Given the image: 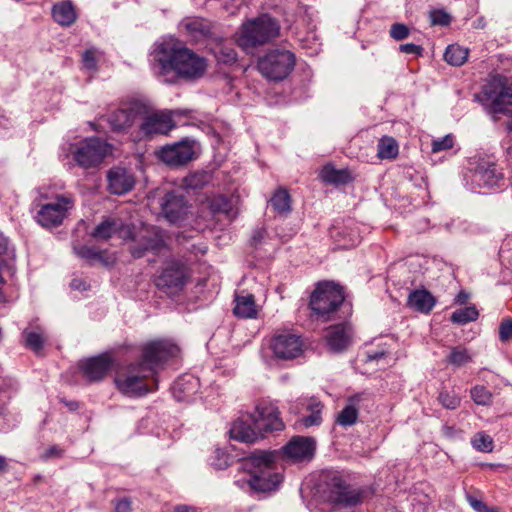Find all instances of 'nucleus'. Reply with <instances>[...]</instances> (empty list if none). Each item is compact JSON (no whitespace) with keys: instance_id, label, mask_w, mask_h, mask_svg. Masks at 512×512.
<instances>
[{"instance_id":"6ab92c4d","label":"nucleus","mask_w":512,"mask_h":512,"mask_svg":"<svg viewBox=\"0 0 512 512\" xmlns=\"http://www.w3.org/2000/svg\"><path fill=\"white\" fill-rule=\"evenodd\" d=\"M111 367L112 361L105 354L88 358L80 363V370L90 383L103 380Z\"/></svg>"},{"instance_id":"864d4df0","label":"nucleus","mask_w":512,"mask_h":512,"mask_svg":"<svg viewBox=\"0 0 512 512\" xmlns=\"http://www.w3.org/2000/svg\"><path fill=\"white\" fill-rule=\"evenodd\" d=\"M399 50L405 54H416L421 55L423 52V48L419 45H415L413 43H406L399 46Z\"/></svg>"},{"instance_id":"b1692460","label":"nucleus","mask_w":512,"mask_h":512,"mask_svg":"<svg viewBox=\"0 0 512 512\" xmlns=\"http://www.w3.org/2000/svg\"><path fill=\"white\" fill-rule=\"evenodd\" d=\"M233 313L238 318L253 319L257 317V305L255 297L251 293L242 291L235 295Z\"/></svg>"},{"instance_id":"c9c22d12","label":"nucleus","mask_w":512,"mask_h":512,"mask_svg":"<svg viewBox=\"0 0 512 512\" xmlns=\"http://www.w3.org/2000/svg\"><path fill=\"white\" fill-rule=\"evenodd\" d=\"M271 205L280 214H287L291 211V198L287 190L278 189L272 196Z\"/></svg>"},{"instance_id":"f704fd0d","label":"nucleus","mask_w":512,"mask_h":512,"mask_svg":"<svg viewBox=\"0 0 512 512\" xmlns=\"http://www.w3.org/2000/svg\"><path fill=\"white\" fill-rule=\"evenodd\" d=\"M398 144L392 137H382L377 145V156L380 159H394L398 155Z\"/></svg>"},{"instance_id":"20e7f679","label":"nucleus","mask_w":512,"mask_h":512,"mask_svg":"<svg viewBox=\"0 0 512 512\" xmlns=\"http://www.w3.org/2000/svg\"><path fill=\"white\" fill-rule=\"evenodd\" d=\"M40 204L35 219L44 228H56L63 224L75 207V197L72 193H59L53 187L39 189Z\"/></svg>"},{"instance_id":"4468645a","label":"nucleus","mask_w":512,"mask_h":512,"mask_svg":"<svg viewBox=\"0 0 512 512\" xmlns=\"http://www.w3.org/2000/svg\"><path fill=\"white\" fill-rule=\"evenodd\" d=\"M188 113L189 111L181 109L151 113L144 118L140 131L147 137L167 134L177 125L175 119Z\"/></svg>"},{"instance_id":"ea45409f","label":"nucleus","mask_w":512,"mask_h":512,"mask_svg":"<svg viewBox=\"0 0 512 512\" xmlns=\"http://www.w3.org/2000/svg\"><path fill=\"white\" fill-rule=\"evenodd\" d=\"M309 409L311 410V414L304 416L302 418V424L306 428L319 425L322 421L321 417V409L322 405L320 402H314L309 405Z\"/></svg>"},{"instance_id":"de8ad7c7","label":"nucleus","mask_w":512,"mask_h":512,"mask_svg":"<svg viewBox=\"0 0 512 512\" xmlns=\"http://www.w3.org/2000/svg\"><path fill=\"white\" fill-rule=\"evenodd\" d=\"M430 18L433 25L447 26L451 22V16L443 10H433Z\"/></svg>"},{"instance_id":"c03bdc74","label":"nucleus","mask_w":512,"mask_h":512,"mask_svg":"<svg viewBox=\"0 0 512 512\" xmlns=\"http://www.w3.org/2000/svg\"><path fill=\"white\" fill-rule=\"evenodd\" d=\"M454 146V136L447 134L442 138L432 141L431 150L433 153L449 150Z\"/></svg>"},{"instance_id":"7c9ffc66","label":"nucleus","mask_w":512,"mask_h":512,"mask_svg":"<svg viewBox=\"0 0 512 512\" xmlns=\"http://www.w3.org/2000/svg\"><path fill=\"white\" fill-rule=\"evenodd\" d=\"M212 176L206 171L189 173L182 179L181 186L185 189L198 190L204 188L211 182Z\"/></svg>"},{"instance_id":"6e6552de","label":"nucleus","mask_w":512,"mask_h":512,"mask_svg":"<svg viewBox=\"0 0 512 512\" xmlns=\"http://www.w3.org/2000/svg\"><path fill=\"white\" fill-rule=\"evenodd\" d=\"M191 276L192 272L185 263L178 258H170L163 263L154 283L159 291L174 297L184 290Z\"/></svg>"},{"instance_id":"4be33fe9","label":"nucleus","mask_w":512,"mask_h":512,"mask_svg":"<svg viewBox=\"0 0 512 512\" xmlns=\"http://www.w3.org/2000/svg\"><path fill=\"white\" fill-rule=\"evenodd\" d=\"M199 388L198 378L193 375H183L173 383L172 394L177 401H190Z\"/></svg>"},{"instance_id":"9d476101","label":"nucleus","mask_w":512,"mask_h":512,"mask_svg":"<svg viewBox=\"0 0 512 512\" xmlns=\"http://www.w3.org/2000/svg\"><path fill=\"white\" fill-rule=\"evenodd\" d=\"M295 55L284 49L270 50L258 61L259 72L267 79L281 81L294 69Z\"/></svg>"},{"instance_id":"0e129e2a","label":"nucleus","mask_w":512,"mask_h":512,"mask_svg":"<svg viewBox=\"0 0 512 512\" xmlns=\"http://www.w3.org/2000/svg\"><path fill=\"white\" fill-rule=\"evenodd\" d=\"M469 299V294L466 293L465 291H460L456 298H455V301L456 303L460 304V305H463V304H466V302L468 301Z\"/></svg>"},{"instance_id":"37998d69","label":"nucleus","mask_w":512,"mask_h":512,"mask_svg":"<svg viewBox=\"0 0 512 512\" xmlns=\"http://www.w3.org/2000/svg\"><path fill=\"white\" fill-rule=\"evenodd\" d=\"M230 460L231 457L226 451L217 448L211 458V465L217 470H224L230 466Z\"/></svg>"},{"instance_id":"aec40b11","label":"nucleus","mask_w":512,"mask_h":512,"mask_svg":"<svg viewBox=\"0 0 512 512\" xmlns=\"http://www.w3.org/2000/svg\"><path fill=\"white\" fill-rule=\"evenodd\" d=\"M352 328L345 322L331 326L325 335L326 344L333 352H342L351 343Z\"/></svg>"},{"instance_id":"09e8293b","label":"nucleus","mask_w":512,"mask_h":512,"mask_svg":"<svg viewBox=\"0 0 512 512\" xmlns=\"http://www.w3.org/2000/svg\"><path fill=\"white\" fill-rule=\"evenodd\" d=\"M512 338V319H504L499 326V339L506 342Z\"/></svg>"},{"instance_id":"f257e3e1","label":"nucleus","mask_w":512,"mask_h":512,"mask_svg":"<svg viewBox=\"0 0 512 512\" xmlns=\"http://www.w3.org/2000/svg\"><path fill=\"white\" fill-rule=\"evenodd\" d=\"M179 352L169 340H155L142 348V361L128 366L114 381L118 390L128 397H143L158 388L157 369Z\"/></svg>"},{"instance_id":"ddd939ff","label":"nucleus","mask_w":512,"mask_h":512,"mask_svg":"<svg viewBox=\"0 0 512 512\" xmlns=\"http://www.w3.org/2000/svg\"><path fill=\"white\" fill-rule=\"evenodd\" d=\"M197 142L191 138H184L170 145L162 146L157 151L160 161L170 167L184 166L196 158Z\"/></svg>"},{"instance_id":"5701e85b","label":"nucleus","mask_w":512,"mask_h":512,"mask_svg":"<svg viewBox=\"0 0 512 512\" xmlns=\"http://www.w3.org/2000/svg\"><path fill=\"white\" fill-rule=\"evenodd\" d=\"M502 178L503 175L498 170L497 165L490 162H483L479 164L474 173L475 182L479 186L488 188L497 186Z\"/></svg>"},{"instance_id":"a18cd8bd","label":"nucleus","mask_w":512,"mask_h":512,"mask_svg":"<svg viewBox=\"0 0 512 512\" xmlns=\"http://www.w3.org/2000/svg\"><path fill=\"white\" fill-rule=\"evenodd\" d=\"M97 51L93 48L87 49L82 55L83 67L89 71L97 70Z\"/></svg>"},{"instance_id":"c85d7f7f","label":"nucleus","mask_w":512,"mask_h":512,"mask_svg":"<svg viewBox=\"0 0 512 512\" xmlns=\"http://www.w3.org/2000/svg\"><path fill=\"white\" fill-rule=\"evenodd\" d=\"M321 180L328 184H346L352 181V176L347 169H336L332 165H326L319 174Z\"/></svg>"},{"instance_id":"e2e57ef3","label":"nucleus","mask_w":512,"mask_h":512,"mask_svg":"<svg viewBox=\"0 0 512 512\" xmlns=\"http://www.w3.org/2000/svg\"><path fill=\"white\" fill-rule=\"evenodd\" d=\"M70 286L72 289H75V290H86L87 289L86 283L84 281H82L81 279H73L70 283Z\"/></svg>"},{"instance_id":"473e14b6","label":"nucleus","mask_w":512,"mask_h":512,"mask_svg":"<svg viewBox=\"0 0 512 512\" xmlns=\"http://www.w3.org/2000/svg\"><path fill=\"white\" fill-rule=\"evenodd\" d=\"M209 207L214 214H224L229 221L233 220L238 214L234 210L231 201L223 195L214 197L210 201Z\"/></svg>"},{"instance_id":"c756f323","label":"nucleus","mask_w":512,"mask_h":512,"mask_svg":"<svg viewBox=\"0 0 512 512\" xmlns=\"http://www.w3.org/2000/svg\"><path fill=\"white\" fill-rule=\"evenodd\" d=\"M22 337L25 342V346L35 353H39L46 341L44 330L40 327L35 329H25L22 332Z\"/></svg>"},{"instance_id":"8fccbe9b","label":"nucleus","mask_w":512,"mask_h":512,"mask_svg":"<svg viewBox=\"0 0 512 512\" xmlns=\"http://www.w3.org/2000/svg\"><path fill=\"white\" fill-rule=\"evenodd\" d=\"M467 500H468L470 506L476 512H497L496 509L488 507L482 500L477 499L476 497H474L472 495H467Z\"/></svg>"},{"instance_id":"72a5a7b5","label":"nucleus","mask_w":512,"mask_h":512,"mask_svg":"<svg viewBox=\"0 0 512 512\" xmlns=\"http://www.w3.org/2000/svg\"><path fill=\"white\" fill-rule=\"evenodd\" d=\"M468 58V49L457 45H449L444 53V59L453 66L463 65Z\"/></svg>"},{"instance_id":"3c124183","label":"nucleus","mask_w":512,"mask_h":512,"mask_svg":"<svg viewBox=\"0 0 512 512\" xmlns=\"http://www.w3.org/2000/svg\"><path fill=\"white\" fill-rule=\"evenodd\" d=\"M441 434L448 440H456L461 437L462 431L454 425L444 424L441 428Z\"/></svg>"},{"instance_id":"bf43d9fd","label":"nucleus","mask_w":512,"mask_h":512,"mask_svg":"<svg viewBox=\"0 0 512 512\" xmlns=\"http://www.w3.org/2000/svg\"><path fill=\"white\" fill-rule=\"evenodd\" d=\"M162 240L155 239L152 241H149L144 247L143 251H152V252H158V248L161 246Z\"/></svg>"},{"instance_id":"a19ab883","label":"nucleus","mask_w":512,"mask_h":512,"mask_svg":"<svg viewBox=\"0 0 512 512\" xmlns=\"http://www.w3.org/2000/svg\"><path fill=\"white\" fill-rule=\"evenodd\" d=\"M441 405L449 410H455L460 406L461 398L454 391H441L438 396Z\"/></svg>"},{"instance_id":"338daca9","label":"nucleus","mask_w":512,"mask_h":512,"mask_svg":"<svg viewBox=\"0 0 512 512\" xmlns=\"http://www.w3.org/2000/svg\"><path fill=\"white\" fill-rule=\"evenodd\" d=\"M174 512H197L194 507L188 505H177Z\"/></svg>"},{"instance_id":"79ce46f5","label":"nucleus","mask_w":512,"mask_h":512,"mask_svg":"<svg viewBox=\"0 0 512 512\" xmlns=\"http://www.w3.org/2000/svg\"><path fill=\"white\" fill-rule=\"evenodd\" d=\"M471 444L476 450L481 452H490L493 448L492 438L483 432L477 433L473 437Z\"/></svg>"},{"instance_id":"6e6d98bb","label":"nucleus","mask_w":512,"mask_h":512,"mask_svg":"<svg viewBox=\"0 0 512 512\" xmlns=\"http://www.w3.org/2000/svg\"><path fill=\"white\" fill-rule=\"evenodd\" d=\"M115 512H131V501L128 498H122L115 504Z\"/></svg>"},{"instance_id":"a211bd4d","label":"nucleus","mask_w":512,"mask_h":512,"mask_svg":"<svg viewBox=\"0 0 512 512\" xmlns=\"http://www.w3.org/2000/svg\"><path fill=\"white\" fill-rule=\"evenodd\" d=\"M92 236L97 240H107L113 236L128 240L133 238V232L120 218H106L95 227Z\"/></svg>"},{"instance_id":"774afa93","label":"nucleus","mask_w":512,"mask_h":512,"mask_svg":"<svg viewBox=\"0 0 512 512\" xmlns=\"http://www.w3.org/2000/svg\"><path fill=\"white\" fill-rule=\"evenodd\" d=\"M60 450L57 448V446L50 447L45 454L46 458L52 457V456H59Z\"/></svg>"},{"instance_id":"7ed1b4c3","label":"nucleus","mask_w":512,"mask_h":512,"mask_svg":"<svg viewBox=\"0 0 512 512\" xmlns=\"http://www.w3.org/2000/svg\"><path fill=\"white\" fill-rule=\"evenodd\" d=\"M284 427L278 407L263 400L256 404L252 413L243 414L234 421L230 436L240 442L255 443L265 433L282 431Z\"/></svg>"},{"instance_id":"2eb2a0df","label":"nucleus","mask_w":512,"mask_h":512,"mask_svg":"<svg viewBox=\"0 0 512 512\" xmlns=\"http://www.w3.org/2000/svg\"><path fill=\"white\" fill-rule=\"evenodd\" d=\"M270 348L276 358L292 360L303 354L304 342L300 335L282 331L271 338Z\"/></svg>"},{"instance_id":"1a4fd4ad","label":"nucleus","mask_w":512,"mask_h":512,"mask_svg":"<svg viewBox=\"0 0 512 512\" xmlns=\"http://www.w3.org/2000/svg\"><path fill=\"white\" fill-rule=\"evenodd\" d=\"M68 151L77 165L88 169L98 166L103 161L111 152V145L99 138L92 137L70 144Z\"/></svg>"},{"instance_id":"412c9836","label":"nucleus","mask_w":512,"mask_h":512,"mask_svg":"<svg viewBox=\"0 0 512 512\" xmlns=\"http://www.w3.org/2000/svg\"><path fill=\"white\" fill-rule=\"evenodd\" d=\"M108 188L112 194L123 195L131 191L135 185L134 175L123 167L112 168L108 172Z\"/></svg>"},{"instance_id":"f03ea898","label":"nucleus","mask_w":512,"mask_h":512,"mask_svg":"<svg viewBox=\"0 0 512 512\" xmlns=\"http://www.w3.org/2000/svg\"><path fill=\"white\" fill-rule=\"evenodd\" d=\"M155 73L167 77L170 73L184 79H197L205 73V58L174 39L164 40L154 50Z\"/></svg>"},{"instance_id":"cd10ccee","label":"nucleus","mask_w":512,"mask_h":512,"mask_svg":"<svg viewBox=\"0 0 512 512\" xmlns=\"http://www.w3.org/2000/svg\"><path fill=\"white\" fill-rule=\"evenodd\" d=\"M364 394H356L348 398L346 406L337 416V423L343 427H349L356 423L358 418L359 403Z\"/></svg>"},{"instance_id":"4c0bfd02","label":"nucleus","mask_w":512,"mask_h":512,"mask_svg":"<svg viewBox=\"0 0 512 512\" xmlns=\"http://www.w3.org/2000/svg\"><path fill=\"white\" fill-rule=\"evenodd\" d=\"M472 360V357L468 353L466 348L457 346L453 347L450 351V354L447 356L448 364L461 367Z\"/></svg>"},{"instance_id":"a878e982","label":"nucleus","mask_w":512,"mask_h":512,"mask_svg":"<svg viewBox=\"0 0 512 512\" xmlns=\"http://www.w3.org/2000/svg\"><path fill=\"white\" fill-rule=\"evenodd\" d=\"M408 306L420 313L428 314L436 304L435 297L426 289H416L408 296Z\"/></svg>"},{"instance_id":"39448f33","label":"nucleus","mask_w":512,"mask_h":512,"mask_svg":"<svg viewBox=\"0 0 512 512\" xmlns=\"http://www.w3.org/2000/svg\"><path fill=\"white\" fill-rule=\"evenodd\" d=\"M277 451H255L250 454L246 464L250 466V487L258 492L276 490L283 476L275 467Z\"/></svg>"},{"instance_id":"f3484780","label":"nucleus","mask_w":512,"mask_h":512,"mask_svg":"<svg viewBox=\"0 0 512 512\" xmlns=\"http://www.w3.org/2000/svg\"><path fill=\"white\" fill-rule=\"evenodd\" d=\"M316 451V440L309 436H293L287 444H285L278 455L281 453L284 457L295 461L304 462L311 461Z\"/></svg>"},{"instance_id":"f8f14e48","label":"nucleus","mask_w":512,"mask_h":512,"mask_svg":"<svg viewBox=\"0 0 512 512\" xmlns=\"http://www.w3.org/2000/svg\"><path fill=\"white\" fill-rule=\"evenodd\" d=\"M478 99L489 114L493 116L509 115L512 112L510 108L512 106V83L500 89L493 84L487 85ZM494 119L496 120V117Z\"/></svg>"},{"instance_id":"49530a36","label":"nucleus","mask_w":512,"mask_h":512,"mask_svg":"<svg viewBox=\"0 0 512 512\" xmlns=\"http://www.w3.org/2000/svg\"><path fill=\"white\" fill-rule=\"evenodd\" d=\"M409 34V28L403 23H394L390 28V36L396 41L406 39Z\"/></svg>"},{"instance_id":"393cba45","label":"nucleus","mask_w":512,"mask_h":512,"mask_svg":"<svg viewBox=\"0 0 512 512\" xmlns=\"http://www.w3.org/2000/svg\"><path fill=\"white\" fill-rule=\"evenodd\" d=\"M53 20L63 27H70L77 20V12L71 1L57 2L52 6Z\"/></svg>"},{"instance_id":"bb28decb","label":"nucleus","mask_w":512,"mask_h":512,"mask_svg":"<svg viewBox=\"0 0 512 512\" xmlns=\"http://www.w3.org/2000/svg\"><path fill=\"white\" fill-rule=\"evenodd\" d=\"M137 114L138 111L133 107L118 109L109 115L108 122L114 131H123L134 124Z\"/></svg>"},{"instance_id":"4d7b16f0","label":"nucleus","mask_w":512,"mask_h":512,"mask_svg":"<svg viewBox=\"0 0 512 512\" xmlns=\"http://www.w3.org/2000/svg\"><path fill=\"white\" fill-rule=\"evenodd\" d=\"M189 252L191 254H194L195 256H197L198 254H206L208 252V248L207 246L205 245V243H197V244H192L191 247L189 248Z\"/></svg>"},{"instance_id":"9b49d317","label":"nucleus","mask_w":512,"mask_h":512,"mask_svg":"<svg viewBox=\"0 0 512 512\" xmlns=\"http://www.w3.org/2000/svg\"><path fill=\"white\" fill-rule=\"evenodd\" d=\"M323 496L331 504L353 507L362 502L364 491L351 488L341 476L334 475L326 481Z\"/></svg>"},{"instance_id":"2f4dec72","label":"nucleus","mask_w":512,"mask_h":512,"mask_svg":"<svg viewBox=\"0 0 512 512\" xmlns=\"http://www.w3.org/2000/svg\"><path fill=\"white\" fill-rule=\"evenodd\" d=\"M182 26L195 39L206 37L210 34V23L201 18L186 19Z\"/></svg>"},{"instance_id":"13d9d810","label":"nucleus","mask_w":512,"mask_h":512,"mask_svg":"<svg viewBox=\"0 0 512 512\" xmlns=\"http://www.w3.org/2000/svg\"><path fill=\"white\" fill-rule=\"evenodd\" d=\"M266 232L263 229H257L253 232L251 236V244L256 246L258 245L265 237Z\"/></svg>"},{"instance_id":"603ef678","label":"nucleus","mask_w":512,"mask_h":512,"mask_svg":"<svg viewBox=\"0 0 512 512\" xmlns=\"http://www.w3.org/2000/svg\"><path fill=\"white\" fill-rule=\"evenodd\" d=\"M87 265L91 267L103 266V267H111L115 264L116 258H86Z\"/></svg>"},{"instance_id":"58836bf2","label":"nucleus","mask_w":512,"mask_h":512,"mask_svg":"<svg viewBox=\"0 0 512 512\" xmlns=\"http://www.w3.org/2000/svg\"><path fill=\"white\" fill-rule=\"evenodd\" d=\"M470 395L475 404L489 406L492 403V393L483 385L474 386Z\"/></svg>"},{"instance_id":"5fc2aeb1","label":"nucleus","mask_w":512,"mask_h":512,"mask_svg":"<svg viewBox=\"0 0 512 512\" xmlns=\"http://www.w3.org/2000/svg\"><path fill=\"white\" fill-rule=\"evenodd\" d=\"M222 57H218L220 61L224 63H232L236 60V53L231 48H225L221 50Z\"/></svg>"},{"instance_id":"69168bd1","label":"nucleus","mask_w":512,"mask_h":512,"mask_svg":"<svg viewBox=\"0 0 512 512\" xmlns=\"http://www.w3.org/2000/svg\"><path fill=\"white\" fill-rule=\"evenodd\" d=\"M61 402L64 403V405L70 410V411H76L79 408V403L74 400H65L61 399Z\"/></svg>"},{"instance_id":"dca6fc26","label":"nucleus","mask_w":512,"mask_h":512,"mask_svg":"<svg viewBox=\"0 0 512 512\" xmlns=\"http://www.w3.org/2000/svg\"><path fill=\"white\" fill-rule=\"evenodd\" d=\"M161 213L170 223L184 221L190 213V205L178 191L167 192L160 202Z\"/></svg>"},{"instance_id":"052dcab7","label":"nucleus","mask_w":512,"mask_h":512,"mask_svg":"<svg viewBox=\"0 0 512 512\" xmlns=\"http://www.w3.org/2000/svg\"><path fill=\"white\" fill-rule=\"evenodd\" d=\"M9 252V241L3 233L0 232V256L8 254Z\"/></svg>"},{"instance_id":"680f3d73","label":"nucleus","mask_w":512,"mask_h":512,"mask_svg":"<svg viewBox=\"0 0 512 512\" xmlns=\"http://www.w3.org/2000/svg\"><path fill=\"white\" fill-rule=\"evenodd\" d=\"M386 353L383 350L375 351V352H368L366 355V362H372L377 361L379 359L384 358Z\"/></svg>"},{"instance_id":"e433bc0d","label":"nucleus","mask_w":512,"mask_h":512,"mask_svg":"<svg viewBox=\"0 0 512 512\" xmlns=\"http://www.w3.org/2000/svg\"><path fill=\"white\" fill-rule=\"evenodd\" d=\"M478 316L479 312L475 306H467L455 310L452 313L450 320L454 324L465 325L469 322L477 320Z\"/></svg>"},{"instance_id":"0eeeda50","label":"nucleus","mask_w":512,"mask_h":512,"mask_svg":"<svg viewBox=\"0 0 512 512\" xmlns=\"http://www.w3.org/2000/svg\"><path fill=\"white\" fill-rule=\"evenodd\" d=\"M279 23L267 14L244 23L237 34L236 42L244 50L264 45L279 35Z\"/></svg>"},{"instance_id":"423d86ee","label":"nucleus","mask_w":512,"mask_h":512,"mask_svg":"<svg viewBox=\"0 0 512 512\" xmlns=\"http://www.w3.org/2000/svg\"><path fill=\"white\" fill-rule=\"evenodd\" d=\"M344 301V287L334 281H321L311 293L309 307L319 319L330 321L335 319Z\"/></svg>"}]
</instances>
